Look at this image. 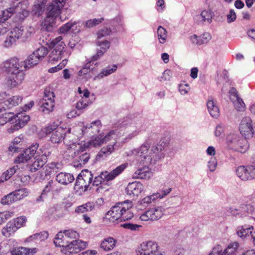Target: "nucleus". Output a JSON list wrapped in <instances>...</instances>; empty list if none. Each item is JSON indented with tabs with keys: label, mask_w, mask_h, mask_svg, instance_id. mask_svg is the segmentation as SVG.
Listing matches in <instances>:
<instances>
[{
	"label": "nucleus",
	"mask_w": 255,
	"mask_h": 255,
	"mask_svg": "<svg viewBox=\"0 0 255 255\" xmlns=\"http://www.w3.org/2000/svg\"><path fill=\"white\" fill-rule=\"evenodd\" d=\"M178 90L182 95H187L190 90V87L189 84L185 82H182L178 85Z\"/></svg>",
	"instance_id": "obj_59"
},
{
	"label": "nucleus",
	"mask_w": 255,
	"mask_h": 255,
	"mask_svg": "<svg viewBox=\"0 0 255 255\" xmlns=\"http://www.w3.org/2000/svg\"><path fill=\"white\" fill-rule=\"evenodd\" d=\"M119 125L121 127L126 128L128 132L124 142L128 141L146 128L145 121L142 119H130L126 118L119 121Z\"/></svg>",
	"instance_id": "obj_9"
},
{
	"label": "nucleus",
	"mask_w": 255,
	"mask_h": 255,
	"mask_svg": "<svg viewBox=\"0 0 255 255\" xmlns=\"http://www.w3.org/2000/svg\"><path fill=\"white\" fill-rule=\"evenodd\" d=\"M92 138L91 140L85 142L84 141H81L79 147L81 148H90L91 147H98L104 144L103 139V133L99 134L95 136H92Z\"/></svg>",
	"instance_id": "obj_23"
},
{
	"label": "nucleus",
	"mask_w": 255,
	"mask_h": 255,
	"mask_svg": "<svg viewBox=\"0 0 255 255\" xmlns=\"http://www.w3.org/2000/svg\"><path fill=\"white\" fill-rule=\"evenodd\" d=\"M126 192L130 196H138L143 190V185L139 182L129 183L127 188Z\"/></svg>",
	"instance_id": "obj_25"
},
{
	"label": "nucleus",
	"mask_w": 255,
	"mask_h": 255,
	"mask_svg": "<svg viewBox=\"0 0 255 255\" xmlns=\"http://www.w3.org/2000/svg\"><path fill=\"white\" fill-rule=\"evenodd\" d=\"M14 215V213L13 211H5L0 212V225L10 218L13 217Z\"/></svg>",
	"instance_id": "obj_56"
},
{
	"label": "nucleus",
	"mask_w": 255,
	"mask_h": 255,
	"mask_svg": "<svg viewBox=\"0 0 255 255\" xmlns=\"http://www.w3.org/2000/svg\"><path fill=\"white\" fill-rule=\"evenodd\" d=\"M172 190L171 188H165L162 189L160 191L154 193L149 196H147L138 202L139 205L143 206H147L152 202L155 201L158 199H161L167 196Z\"/></svg>",
	"instance_id": "obj_20"
},
{
	"label": "nucleus",
	"mask_w": 255,
	"mask_h": 255,
	"mask_svg": "<svg viewBox=\"0 0 255 255\" xmlns=\"http://www.w3.org/2000/svg\"><path fill=\"white\" fill-rule=\"evenodd\" d=\"M56 183L53 181H50L48 182V184L45 186L44 189L43 190L42 193L40 196L37 199L38 201L43 200L42 198L47 193L50 191L57 192L58 191V189L56 188Z\"/></svg>",
	"instance_id": "obj_41"
},
{
	"label": "nucleus",
	"mask_w": 255,
	"mask_h": 255,
	"mask_svg": "<svg viewBox=\"0 0 255 255\" xmlns=\"http://www.w3.org/2000/svg\"><path fill=\"white\" fill-rule=\"evenodd\" d=\"M212 13L211 10H204L200 15L196 16V20L199 22H207L210 23L212 21Z\"/></svg>",
	"instance_id": "obj_42"
},
{
	"label": "nucleus",
	"mask_w": 255,
	"mask_h": 255,
	"mask_svg": "<svg viewBox=\"0 0 255 255\" xmlns=\"http://www.w3.org/2000/svg\"><path fill=\"white\" fill-rule=\"evenodd\" d=\"M54 243L56 247H61V252L66 255L78 253L88 246L87 242L81 240L71 242L67 241L62 232H60L56 235Z\"/></svg>",
	"instance_id": "obj_6"
},
{
	"label": "nucleus",
	"mask_w": 255,
	"mask_h": 255,
	"mask_svg": "<svg viewBox=\"0 0 255 255\" xmlns=\"http://www.w3.org/2000/svg\"><path fill=\"white\" fill-rule=\"evenodd\" d=\"M33 55H35L37 58L39 59V61L42 60L45 56L48 54V49L43 46H40L33 52Z\"/></svg>",
	"instance_id": "obj_48"
},
{
	"label": "nucleus",
	"mask_w": 255,
	"mask_h": 255,
	"mask_svg": "<svg viewBox=\"0 0 255 255\" xmlns=\"http://www.w3.org/2000/svg\"><path fill=\"white\" fill-rule=\"evenodd\" d=\"M95 61L92 60V58L90 61L87 62L85 64L83 68L79 71L78 75L79 76H83L87 75L91 71L94 69V67H92V65Z\"/></svg>",
	"instance_id": "obj_47"
},
{
	"label": "nucleus",
	"mask_w": 255,
	"mask_h": 255,
	"mask_svg": "<svg viewBox=\"0 0 255 255\" xmlns=\"http://www.w3.org/2000/svg\"><path fill=\"white\" fill-rule=\"evenodd\" d=\"M254 227L253 226L245 225L239 227L237 229V234L241 238L246 237L251 234L254 244L255 246V232L253 233Z\"/></svg>",
	"instance_id": "obj_26"
},
{
	"label": "nucleus",
	"mask_w": 255,
	"mask_h": 255,
	"mask_svg": "<svg viewBox=\"0 0 255 255\" xmlns=\"http://www.w3.org/2000/svg\"><path fill=\"white\" fill-rule=\"evenodd\" d=\"M94 207V206L92 203H87L77 207L75 211L77 213H83L86 212L91 211Z\"/></svg>",
	"instance_id": "obj_50"
},
{
	"label": "nucleus",
	"mask_w": 255,
	"mask_h": 255,
	"mask_svg": "<svg viewBox=\"0 0 255 255\" xmlns=\"http://www.w3.org/2000/svg\"><path fill=\"white\" fill-rule=\"evenodd\" d=\"M15 241L13 240H9L6 242L0 243V255H5L9 252L11 253V246L14 245Z\"/></svg>",
	"instance_id": "obj_40"
},
{
	"label": "nucleus",
	"mask_w": 255,
	"mask_h": 255,
	"mask_svg": "<svg viewBox=\"0 0 255 255\" xmlns=\"http://www.w3.org/2000/svg\"><path fill=\"white\" fill-rule=\"evenodd\" d=\"M241 137L238 134L235 133H231L229 134L226 137V143L228 147L232 149L236 148V144L237 141Z\"/></svg>",
	"instance_id": "obj_35"
},
{
	"label": "nucleus",
	"mask_w": 255,
	"mask_h": 255,
	"mask_svg": "<svg viewBox=\"0 0 255 255\" xmlns=\"http://www.w3.org/2000/svg\"><path fill=\"white\" fill-rule=\"evenodd\" d=\"M67 0H53L46 8V16L42 22V28L51 31L55 25V19L60 15Z\"/></svg>",
	"instance_id": "obj_8"
},
{
	"label": "nucleus",
	"mask_w": 255,
	"mask_h": 255,
	"mask_svg": "<svg viewBox=\"0 0 255 255\" xmlns=\"http://www.w3.org/2000/svg\"><path fill=\"white\" fill-rule=\"evenodd\" d=\"M18 229L12 221L8 222L1 231L2 235L5 237H9L14 234Z\"/></svg>",
	"instance_id": "obj_39"
},
{
	"label": "nucleus",
	"mask_w": 255,
	"mask_h": 255,
	"mask_svg": "<svg viewBox=\"0 0 255 255\" xmlns=\"http://www.w3.org/2000/svg\"><path fill=\"white\" fill-rule=\"evenodd\" d=\"M118 66L116 64L109 65L102 69L101 71L96 75L94 79L95 80H101L105 77L115 73L117 70Z\"/></svg>",
	"instance_id": "obj_27"
},
{
	"label": "nucleus",
	"mask_w": 255,
	"mask_h": 255,
	"mask_svg": "<svg viewBox=\"0 0 255 255\" xmlns=\"http://www.w3.org/2000/svg\"><path fill=\"white\" fill-rule=\"evenodd\" d=\"M22 64L15 57L7 59L0 64V70H4L8 74L6 84L9 87H15L24 80L25 73Z\"/></svg>",
	"instance_id": "obj_3"
},
{
	"label": "nucleus",
	"mask_w": 255,
	"mask_h": 255,
	"mask_svg": "<svg viewBox=\"0 0 255 255\" xmlns=\"http://www.w3.org/2000/svg\"><path fill=\"white\" fill-rule=\"evenodd\" d=\"M110 25L112 27H110L112 29V32H114L117 30L119 29L120 27L122 25V19L120 17H116L114 19L110 20Z\"/></svg>",
	"instance_id": "obj_52"
},
{
	"label": "nucleus",
	"mask_w": 255,
	"mask_h": 255,
	"mask_svg": "<svg viewBox=\"0 0 255 255\" xmlns=\"http://www.w3.org/2000/svg\"><path fill=\"white\" fill-rule=\"evenodd\" d=\"M132 206V202L129 200L118 203L106 213V218L113 223L130 220L133 217Z\"/></svg>",
	"instance_id": "obj_4"
},
{
	"label": "nucleus",
	"mask_w": 255,
	"mask_h": 255,
	"mask_svg": "<svg viewBox=\"0 0 255 255\" xmlns=\"http://www.w3.org/2000/svg\"><path fill=\"white\" fill-rule=\"evenodd\" d=\"M14 117L12 118V123L15 121V123H17L19 127L22 128L29 120V116L26 115L25 113L21 112L15 114H13Z\"/></svg>",
	"instance_id": "obj_31"
},
{
	"label": "nucleus",
	"mask_w": 255,
	"mask_h": 255,
	"mask_svg": "<svg viewBox=\"0 0 255 255\" xmlns=\"http://www.w3.org/2000/svg\"><path fill=\"white\" fill-rule=\"evenodd\" d=\"M5 110L4 108H0V126H3L8 122L12 121L13 113L11 112H3Z\"/></svg>",
	"instance_id": "obj_36"
},
{
	"label": "nucleus",
	"mask_w": 255,
	"mask_h": 255,
	"mask_svg": "<svg viewBox=\"0 0 255 255\" xmlns=\"http://www.w3.org/2000/svg\"><path fill=\"white\" fill-rule=\"evenodd\" d=\"M45 10L46 7L44 6L33 5L31 10V13L34 17H39L43 14Z\"/></svg>",
	"instance_id": "obj_49"
},
{
	"label": "nucleus",
	"mask_w": 255,
	"mask_h": 255,
	"mask_svg": "<svg viewBox=\"0 0 255 255\" xmlns=\"http://www.w3.org/2000/svg\"><path fill=\"white\" fill-rule=\"evenodd\" d=\"M80 143L81 142L77 143L76 141H72V144H69V148L74 150L72 155L74 158L73 164L76 167H83L90 158V153L86 151L88 148L79 147Z\"/></svg>",
	"instance_id": "obj_12"
},
{
	"label": "nucleus",
	"mask_w": 255,
	"mask_h": 255,
	"mask_svg": "<svg viewBox=\"0 0 255 255\" xmlns=\"http://www.w3.org/2000/svg\"><path fill=\"white\" fill-rule=\"evenodd\" d=\"M120 132L118 130H111L106 134H103V139L105 143L112 141V144H108L103 147L99 153V156L103 157L111 154L115 150L114 146L117 143L120 137Z\"/></svg>",
	"instance_id": "obj_13"
},
{
	"label": "nucleus",
	"mask_w": 255,
	"mask_h": 255,
	"mask_svg": "<svg viewBox=\"0 0 255 255\" xmlns=\"http://www.w3.org/2000/svg\"><path fill=\"white\" fill-rule=\"evenodd\" d=\"M15 201H18L23 199L28 196L30 191L25 188H20L12 192Z\"/></svg>",
	"instance_id": "obj_43"
},
{
	"label": "nucleus",
	"mask_w": 255,
	"mask_h": 255,
	"mask_svg": "<svg viewBox=\"0 0 255 255\" xmlns=\"http://www.w3.org/2000/svg\"><path fill=\"white\" fill-rule=\"evenodd\" d=\"M56 181L63 185H67L72 182L74 180L73 175L66 172L59 173L56 176Z\"/></svg>",
	"instance_id": "obj_30"
},
{
	"label": "nucleus",
	"mask_w": 255,
	"mask_h": 255,
	"mask_svg": "<svg viewBox=\"0 0 255 255\" xmlns=\"http://www.w3.org/2000/svg\"><path fill=\"white\" fill-rule=\"evenodd\" d=\"M111 42L107 40H98L97 45L100 47L95 55L92 56V60L96 61L103 56L110 46Z\"/></svg>",
	"instance_id": "obj_24"
},
{
	"label": "nucleus",
	"mask_w": 255,
	"mask_h": 255,
	"mask_svg": "<svg viewBox=\"0 0 255 255\" xmlns=\"http://www.w3.org/2000/svg\"><path fill=\"white\" fill-rule=\"evenodd\" d=\"M217 160L215 157H211L207 163V166L210 172L215 171L217 167Z\"/></svg>",
	"instance_id": "obj_62"
},
{
	"label": "nucleus",
	"mask_w": 255,
	"mask_h": 255,
	"mask_svg": "<svg viewBox=\"0 0 255 255\" xmlns=\"http://www.w3.org/2000/svg\"><path fill=\"white\" fill-rule=\"evenodd\" d=\"M104 20V18H94L89 19L84 23V26L87 28H91L101 23Z\"/></svg>",
	"instance_id": "obj_55"
},
{
	"label": "nucleus",
	"mask_w": 255,
	"mask_h": 255,
	"mask_svg": "<svg viewBox=\"0 0 255 255\" xmlns=\"http://www.w3.org/2000/svg\"><path fill=\"white\" fill-rule=\"evenodd\" d=\"M39 62V59L35 57V55H33L32 53L31 54L29 55L27 58L23 61L22 62L23 64V67L24 69L30 68L34 65H37Z\"/></svg>",
	"instance_id": "obj_34"
},
{
	"label": "nucleus",
	"mask_w": 255,
	"mask_h": 255,
	"mask_svg": "<svg viewBox=\"0 0 255 255\" xmlns=\"http://www.w3.org/2000/svg\"><path fill=\"white\" fill-rule=\"evenodd\" d=\"M27 219L25 216H20L14 219L12 222L14 224L17 229L25 226Z\"/></svg>",
	"instance_id": "obj_58"
},
{
	"label": "nucleus",
	"mask_w": 255,
	"mask_h": 255,
	"mask_svg": "<svg viewBox=\"0 0 255 255\" xmlns=\"http://www.w3.org/2000/svg\"><path fill=\"white\" fill-rule=\"evenodd\" d=\"M207 107L209 113L213 118L216 119L219 116L220 110L216 101L209 100L207 103Z\"/></svg>",
	"instance_id": "obj_29"
},
{
	"label": "nucleus",
	"mask_w": 255,
	"mask_h": 255,
	"mask_svg": "<svg viewBox=\"0 0 255 255\" xmlns=\"http://www.w3.org/2000/svg\"><path fill=\"white\" fill-rule=\"evenodd\" d=\"M15 202L12 192L4 196L1 199V203L5 205H9Z\"/></svg>",
	"instance_id": "obj_53"
},
{
	"label": "nucleus",
	"mask_w": 255,
	"mask_h": 255,
	"mask_svg": "<svg viewBox=\"0 0 255 255\" xmlns=\"http://www.w3.org/2000/svg\"><path fill=\"white\" fill-rule=\"evenodd\" d=\"M232 103L238 111H244L246 109V105L240 97Z\"/></svg>",
	"instance_id": "obj_57"
},
{
	"label": "nucleus",
	"mask_w": 255,
	"mask_h": 255,
	"mask_svg": "<svg viewBox=\"0 0 255 255\" xmlns=\"http://www.w3.org/2000/svg\"><path fill=\"white\" fill-rule=\"evenodd\" d=\"M102 124L100 120H96L90 124L85 125L84 123H80L77 126H73L69 129V132L73 131V134H75L76 139H80L84 135L93 136L98 133L102 128Z\"/></svg>",
	"instance_id": "obj_11"
},
{
	"label": "nucleus",
	"mask_w": 255,
	"mask_h": 255,
	"mask_svg": "<svg viewBox=\"0 0 255 255\" xmlns=\"http://www.w3.org/2000/svg\"><path fill=\"white\" fill-rule=\"evenodd\" d=\"M23 97L19 95L13 96L4 101V105L7 109H11L18 105L22 101Z\"/></svg>",
	"instance_id": "obj_33"
},
{
	"label": "nucleus",
	"mask_w": 255,
	"mask_h": 255,
	"mask_svg": "<svg viewBox=\"0 0 255 255\" xmlns=\"http://www.w3.org/2000/svg\"><path fill=\"white\" fill-rule=\"evenodd\" d=\"M127 167V164H123L117 167L110 172L106 171L105 172L106 181H109L114 179L117 176L123 172Z\"/></svg>",
	"instance_id": "obj_28"
},
{
	"label": "nucleus",
	"mask_w": 255,
	"mask_h": 255,
	"mask_svg": "<svg viewBox=\"0 0 255 255\" xmlns=\"http://www.w3.org/2000/svg\"><path fill=\"white\" fill-rule=\"evenodd\" d=\"M17 40L15 39L13 37L12 35H11L10 33H9L4 41L3 45L5 48H9L13 44H15Z\"/></svg>",
	"instance_id": "obj_61"
},
{
	"label": "nucleus",
	"mask_w": 255,
	"mask_h": 255,
	"mask_svg": "<svg viewBox=\"0 0 255 255\" xmlns=\"http://www.w3.org/2000/svg\"><path fill=\"white\" fill-rule=\"evenodd\" d=\"M111 28L104 27L100 29L97 33L98 40H101V38L109 35L112 33Z\"/></svg>",
	"instance_id": "obj_60"
},
{
	"label": "nucleus",
	"mask_w": 255,
	"mask_h": 255,
	"mask_svg": "<svg viewBox=\"0 0 255 255\" xmlns=\"http://www.w3.org/2000/svg\"><path fill=\"white\" fill-rule=\"evenodd\" d=\"M36 249H30L23 247L11 248V255H33L36 253Z\"/></svg>",
	"instance_id": "obj_32"
},
{
	"label": "nucleus",
	"mask_w": 255,
	"mask_h": 255,
	"mask_svg": "<svg viewBox=\"0 0 255 255\" xmlns=\"http://www.w3.org/2000/svg\"><path fill=\"white\" fill-rule=\"evenodd\" d=\"M150 143L145 141L139 147L134 148L130 151L128 155L133 156L135 160L133 161L135 165H144L142 168H138L132 175L133 178L149 179L152 175V173L148 167V165L154 164L164 156L162 152L164 145L157 144L151 147L150 151L149 148Z\"/></svg>",
	"instance_id": "obj_1"
},
{
	"label": "nucleus",
	"mask_w": 255,
	"mask_h": 255,
	"mask_svg": "<svg viewBox=\"0 0 255 255\" xmlns=\"http://www.w3.org/2000/svg\"><path fill=\"white\" fill-rule=\"evenodd\" d=\"M93 174L87 170L82 171L78 176L74 189L77 191H86L88 190L90 184L93 180Z\"/></svg>",
	"instance_id": "obj_15"
},
{
	"label": "nucleus",
	"mask_w": 255,
	"mask_h": 255,
	"mask_svg": "<svg viewBox=\"0 0 255 255\" xmlns=\"http://www.w3.org/2000/svg\"><path fill=\"white\" fill-rule=\"evenodd\" d=\"M71 128H65L58 127V124H51L44 128V132L46 134L52 133L50 139L54 143H59L65 139L64 143L69 147L72 142L76 140L75 134H73V131H68Z\"/></svg>",
	"instance_id": "obj_7"
},
{
	"label": "nucleus",
	"mask_w": 255,
	"mask_h": 255,
	"mask_svg": "<svg viewBox=\"0 0 255 255\" xmlns=\"http://www.w3.org/2000/svg\"><path fill=\"white\" fill-rule=\"evenodd\" d=\"M227 211L231 215L244 218L255 214V203L254 205L250 203H242L238 208L232 207L227 208Z\"/></svg>",
	"instance_id": "obj_14"
},
{
	"label": "nucleus",
	"mask_w": 255,
	"mask_h": 255,
	"mask_svg": "<svg viewBox=\"0 0 255 255\" xmlns=\"http://www.w3.org/2000/svg\"><path fill=\"white\" fill-rule=\"evenodd\" d=\"M68 60L64 59L58 65L54 67L50 68L48 70L49 73H55L63 69L67 64Z\"/></svg>",
	"instance_id": "obj_64"
},
{
	"label": "nucleus",
	"mask_w": 255,
	"mask_h": 255,
	"mask_svg": "<svg viewBox=\"0 0 255 255\" xmlns=\"http://www.w3.org/2000/svg\"><path fill=\"white\" fill-rule=\"evenodd\" d=\"M158 248L156 242L149 241L141 244L138 252L140 255H155L160 254L157 252Z\"/></svg>",
	"instance_id": "obj_21"
},
{
	"label": "nucleus",
	"mask_w": 255,
	"mask_h": 255,
	"mask_svg": "<svg viewBox=\"0 0 255 255\" xmlns=\"http://www.w3.org/2000/svg\"><path fill=\"white\" fill-rule=\"evenodd\" d=\"M38 147V144L35 143L26 148L15 158L14 163H25L31 160L32 163L28 165L29 170L31 172L38 170L46 163L51 151L48 144L44 145L37 150Z\"/></svg>",
	"instance_id": "obj_2"
},
{
	"label": "nucleus",
	"mask_w": 255,
	"mask_h": 255,
	"mask_svg": "<svg viewBox=\"0 0 255 255\" xmlns=\"http://www.w3.org/2000/svg\"><path fill=\"white\" fill-rule=\"evenodd\" d=\"M255 128L253 126L252 121L249 117L242 119L239 126L241 134L246 139L253 137L255 132Z\"/></svg>",
	"instance_id": "obj_19"
},
{
	"label": "nucleus",
	"mask_w": 255,
	"mask_h": 255,
	"mask_svg": "<svg viewBox=\"0 0 255 255\" xmlns=\"http://www.w3.org/2000/svg\"><path fill=\"white\" fill-rule=\"evenodd\" d=\"M18 166L16 165L4 172L0 177V182H3L9 179L16 172Z\"/></svg>",
	"instance_id": "obj_46"
},
{
	"label": "nucleus",
	"mask_w": 255,
	"mask_h": 255,
	"mask_svg": "<svg viewBox=\"0 0 255 255\" xmlns=\"http://www.w3.org/2000/svg\"><path fill=\"white\" fill-rule=\"evenodd\" d=\"M236 145L237 146L236 148H233V150L241 152H246L249 148V145L248 141L246 138L241 137L239 141H237Z\"/></svg>",
	"instance_id": "obj_37"
},
{
	"label": "nucleus",
	"mask_w": 255,
	"mask_h": 255,
	"mask_svg": "<svg viewBox=\"0 0 255 255\" xmlns=\"http://www.w3.org/2000/svg\"><path fill=\"white\" fill-rule=\"evenodd\" d=\"M238 247L239 244L237 242H235L230 243L221 255H236V252Z\"/></svg>",
	"instance_id": "obj_45"
},
{
	"label": "nucleus",
	"mask_w": 255,
	"mask_h": 255,
	"mask_svg": "<svg viewBox=\"0 0 255 255\" xmlns=\"http://www.w3.org/2000/svg\"><path fill=\"white\" fill-rule=\"evenodd\" d=\"M237 176L242 180L247 181L255 178V164L247 166H240L236 169Z\"/></svg>",
	"instance_id": "obj_18"
},
{
	"label": "nucleus",
	"mask_w": 255,
	"mask_h": 255,
	"mask_svg": "<svg viewBox=\"0 0 255 255\" xmlns=\"http://www.w3.org/2000/svg\"><path fill=\"white\" fill-rule=\"evenodd\" d=\"M1 4L5 9L2 10L0 12V22H6L11 16L14 13L15 16L14 20L16 22H22L29 15V12L27 9L29 2L27 0L21 1L17 3L15 6L12 5L4 6V3L1 1Z\"/></svg>",
	"instance_id": "obj_5"
},
{
	"label": "nucleus",
	"mask_w": 255,
	"mask_h": 255,
	"mask_svg": "<svg viewBox=\"0 0 255 255\" xmlns=\"http://www.w3.org/2000/svg\"><path fill=\"white\" fill-rule=\"evenodd\" d=\"M164 213V207L160 206H156L141 213L139 219L143 221H156L160 219Z\"/></svg>",
	"instance_id": "obj_16"
},
{
	"label": "nucleus",
	"mask_w": 255,
	"mask_h": 255,
	"mask_svg": "<svg viewBox=\"0 0 255 255\" xmlns=\"http://www.w3.org/2000/svg\"><path fill=\"white\" fill-rule=\"evenodd\" d=\"M48 237V233L46 231H43L39 233L35 234L30 236L27 240H35L37 241H42L47 239Z\"/></svg>",
	"instance_id": "obj_51"
},
{
	"label": "nucleus",
	"mask_w": 255,
	"mask_h": 255,
	"mask_svg": "<svg viewBox=\"0 0 255 255\" xmlns=\"http://www.w3.org/2000/svg\"><path fill=\"white\" fill-rule=\"evenodd\" d=\"M116 241L111 237L105 239L101 244V248L105 251H110L113 249L115 246Z\"/></svg>",
	"instance_id": "obj_44"
},
{
	"label": "nucleus",
	"mask_w": 255,
	"mask_h": 255,
	"mask_svg": "<svg viewBox=\"0 0 255 255\" xmlns=\"http://www.w3.org/2000/svg\"><path fill=\"white\" fill-rule=\"evenodd\" d=\"M54 94L49 88L44 90V96L41 102V111L45 114H49L53 110L55 105Z\"/></svg>",
	"instance_id": "obj_17"
},
{
	"label": "nucleus",
	"mask_w": 255,
	"mask_h": 255,
	"mask_svg": "<svg viewBox=\"0 0 255 255\" xmlns=\"http://www.w3.org/2000/svg\"><path fill=\"white\" fill-rule=\"evenodd\" d=\"M23 27L22 26H17L13 28L9 33L16 40H18L23 35Z\"/></svg>",
	"instance_id": "obj_54"
},
{
	"label": "nucleus",
	"mask_w": 255,
	"mask_h": 255,
	"mask_svg": "<svg viewBox=\"0 0 255 255\" xmlns=\"http://www.w3.org/2000/svg\"><path fill=\"white\" fill-rule=\"evenodd\" d=\"M49 48L50 49L49 55V62L55 63L61 59H67L70 53L65 49V44L62 41V36H58L49 41Z\"/></svg>",
	"instance_id": "obj_10"
},
{
	"label": "nucleus",
	"mask_w": 255,
	"mask_h": 255,
	"mask_svg": "<svg viewBox=\"0 0 255 255\" xmlns=\"http://www.w3.org/2000/svg\"><path fill=\"white\" fill-rule=\"evenodd\" d=\"M156 37L160 44H164L167 39L168 32L166 29L162 26H159L157 29Z\"/></svg>",
	"instance_id": "obj_38"
},
{
	"label": "nucleus",
	"mask_w": 255,
	"mask_h": 255,
	"mask_svg": "<svg viewBox=\"0 0 255 255\" xmlns=\"http://www.w3.org/2000/svg\"><path fill=\"white\" fill-rule=\"evenodd\" d=\"M121 226L125 229H128L131 231H139V229L141 227V226L139 225L132 224L130 223H126L121 224Z\"/></svg>",
	"instance_id": "obj_63"
},
{
	"label": "nucleus",
	"mask_w": 255,
	"mask_h": 255,
	"mask_svg": "<svg viewBox=\"0 0 255 255\" xmlns=\"http://www.w3.org/2000/svg\"><path fill=\"white\" fill-rule=\"evenodd\" d=\"M78 92L81 95V99L77 103L76 108L78 110H83L92 103L89 99L90 92L87 89L82 90L80 87L78 88Z\"/></svg>",
	"instance_id": "obj_22"
}]
</instances>
